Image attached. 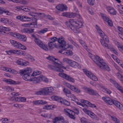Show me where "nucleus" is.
Returning <instances> with one entry per match:
<instances>
[{
    "mask_svg": "<svg viewBox=\"0 0 123 123\" xmlns=\"http://www.w3.org/2000/svg\"><path fill=\"white\" fill-rule=\"evenodd\" d=\"M64 62L68 63L69 64L71 60L67 58H63V59Z\"/></svg>",
    "mask_w": 123,
    "mask_h": 123,
    "instance_id": "57",
    "label": "nucleus"
},
{
    "mask_svg": "<svg viewBox=\"0 0 123 123\" xmlns=\"http://www.w3.org/2000/svg\"><path fill=\"white\" fill-rule=\"evenodd\" d=\"M58 42L60 44V46L62 48L59 51V52L65 55V50L67 48L66 47L65 42L64 40L63 37H59Z\"/></svg>",
    "mask_w": 123,
    "mask_h": 123,
    "instance_id": "5",
    "label": "nucleus"
},
{
    "mask_svg": "<svg viewBox=\"0 0 123 123\" xmlns=\"http://www.w3.org/2000/svg\"><path fill=\"white\" fill-rule=\"evenodd\" d=\"M11 94L13 96V97H12L11 98L10 100L12 101H13V98H12L15 97V96H17L18 95H19L20 94L18 92H12L11 93Z\"/></svg>",
    "mask_w": 123,
    "mask_h": 123,
    "instance_id": "40",
    "label": "nucleus"
},
{
    "mask_svg": "<svg viewBox=\"0 0 123 123\" xmlns=\"http://www.w3.org/2000/svg\"><path fill=\"white\" fill-rule=\"evenodd\" d=\"M35 23H31V25L30 27H37V20L36 19L35 20Z\"/></svg>",
    "mask_w": 123,
    "mask_h": 123,
    "instance_id": "45",
    "label": "nucleus"
},
{
    "mask_svg": "<svg viewBox=\"0 0 123 123\" xmlns=\"http://www.w3.org/2000/svg\"><path fill=\"white\" fill-rule=\"evenodd\" d=\"M37 45L40 48L45 50L47 51L48 50V49L47 46L43 43L42 41L41 42V43H38Z\"/></svg>",
    "mask_w": 123,
    "mask_h": 123,
    "instance_id": "27",
    "label": "nucleus"
},
{
    "mask_svg": "<svg viewBox=\"0 0 123 123\" xmlns=\"http://www.w3.org/2000/svg\"><path fill=\"white\" fill-rule=\"evenodd\" d=\"M34 29H33L24 28L22 30V32L30 33L33 31Z\"/></svg>",
    "mask_w": 123,
    "mask_h": 123,
    "instance_id": "29",
    "label": "nucleus"
},
{
    "mask_svg": "<svg viewBox=\"0 0 123 123\" xmlns=\"http://www.w3.org/2000/svg\"><path fill=\"white\" fill-rule=\"evenodd\" d=\"M59 38L58 39H57L56 37H54L50 38V42H52V43H54V42L55 41H58Z\"/></svg>",
    "mask_w": 123,
    "mask_h": 123,
    "instance_id": "55",
    "label": "nucleus"
},
{
    "mask_svg": "<svg viewBox=\"0 0 123 123\" xmlns=\"http://www.w3.org/2000/svg\"><path fill=\"white\" fill-rule=\"evenodd\" d=\"M41 72L39 71H36L34 72L32 74H31V76L37 75L41 74Z\"/></svg>",
    "mask_w": 123,
    "mask_h": 123,
    "instance_id": "41",
    "label": "nucleus"
},
{
    "mask_svg": "<svg viewBox=\"0 0 123 123\" xmlns=\"http://www.w3.org/2000/svg\"><path fill=\"white\" fill-rule=\"evenodd\" d=\"M118 8L119 10L123 12V6L122 5H118Z\"/></svg>",
    "mask_w": 123,
    "mask_h": 123,
    "instance_id": "64",
    "label": "nucleus"
},
{
    "mask_svg": "<svg viewBox=\"0 0 123 123\" xmlns=\"http://www.w3.org/2000/svg\"><path fill=\"white\" fill-rule=\"evenodd\" d=\"M111 117L112 119L115 122V123H120L119 120L115 117L113 116H111Z\"/></svg>",
    "mask_w": 123,
    "mask_h": 123,
    "instance_id": "43",
    "label": "nucleus"
},
{
    "mask_svg": "<svg viewBox=\"0 0 123 123\" xmlns=\"http://www.w3.org/2000/svg\"><path fill=\"white\" fill-rule=\"evenodd\" d=\"M72 55L73 53L72 51L69 50H65V55H68L71 56Z\"/></svg>",
    "mask_w": 123,
    "mask_h": 123,
    "instance_id": "48",
    "label": "nucleus"
},
{
    "mask_svg": "<svg viewBox=\"0 0 123 123\" xmlns=\"http://www.w3.org/2000/svg\"><path fill=\"white\" fill-rule=\"evenodd\" d=\"M46 88L49 93H51L54 90V89L52 87H47Z\"/></svg>",
    "mask_w": 123,
    "mask_h": 123,
    "instance_id": "56",
    "label": "nucleus"
},
{
    "mask_svg": "<svg viewBox=\"0 0 123 123\" xmlns=\"http://www.w3.org/2000/svg\"><path fill=\"white\" fill-rule=\"evenodd\" d=\"M3 89H4L7 92H11L13 91L14 90L13 88L8 86L4 87Z\"/></svg>",
    "mask_w": 123,
    "mask_h": 123,
    "instance_id": "34",
    "label": "nucleus"
},
{
    "mask_svg": "<svg viewBox=\"0 0 123 123\" xmlns=\"http://www.w3.org/2000/svg\"><path fill=\"white\" fill-rule=\"evenodd\" d=\"M39 14L40 15H42L44 17H46L47 19L50 20H53V18L50 16L49 15H46L43 13H39Z\"/></svg>",
    "mask_w": 123,
    "mask_h": 123,
    "instance_id": "36",
    "label": "nucleus"
},
{
    "mask_svg": "<svg viewBox=\"0 0 123 123\" xmlns=\"http://www.w3.org/2000/svg\"><path fill=\"white\" fill-rule=\"evenodd\" d=\"M1 30L3 31V33H4L3 31L5 30L6 31H10V29L9 27L1 26Z\"/></svg>",
    "mask_w": 123,
    "mask_h": 123,
    "instance_id": "42",
    "label": "nucleus"
},
{
    "mask_svg": "<svg viewBox=\"0 0 123 123\" xmlns=\"http://www.w3.org/2000/svg\"><path fill=\"white\" fill-rule=\"evenodd\" d=\"M0 21L3 23H7L8 21V20L7 18H1L0 19Z\"/></svg>",
    "mask_w": 123,
    "mask_h": 123,
    "instance_id": "51",
    "label": "nucleus"
},
{
    "mask_svg": "<svg viewBox=\"0 0 123 123\" xmlns=\"http://www.w3.org/2000/svg\"><path fill=\"white\" fill-rule=\"evenodd\" d=\"M48 45L50 49H52L55 47H57V45L55 43L50 42L48 43Z\"/></svg>",
    "mask_w": 123,
    "mask_h": 123,
    "instance_id": "32",
    "label": "nucleus"
},
{
    "mask_svg": "<svg viewBox=\"0 0 123 123\" xmlns=\"http://www.w3.org/2000/svg\"><path fill=\"white\" fill-rule=\"evenodd\" d=\"M88 3L91 5H93L94 2V0H87Z\"/></svg>",
    "mask_w": 123,
    "mask_h": 123,
    "instance_id": "61",
    "label": "nucleus"
},
{
    "mask_svg": "<svg viewBox=\"0 0 123 123\" xmlns=\"http://www.w3.org/2000/svg\"><path fill=\"white\" fill-rule=\"evenodd\" d=\"M79 41L80 43L83 47L85 49H87L88 48L87 47L84 41L80 39L79 40Z\"/></svg>",
    "mask_w": 123,
    "mask_h": 123,
    "instance_id": "38",
    "label": "nucleus"
},
{
    "mask_svg": "<svg viewBox=\"0 0 123 123\" xmlns=\"http://www.w3.org/2000/svg\"><path fill=\"white\" fill-rule=\"evenodd\" d=\"M16 63L18 65L21 66H26L28 65L29 63L22 59H19L17 60Z\"/></svg>",
    "mask_w": 123,
    "mask_h": 123,
    "instance_id": "19",
    "label": "nucleus"
},
{
    "mask_svg": "<svg viewBox=\"0 0 123 123\" xmlns=\"http://www.w3.org/2000/svg\"><path fill=\"white\" fill-rule=\"evenodd\" d=\"M65 85L67 87L69 88L70 90L72 88V87L73 86V85H71L70 84L67 82H66Z\"/></svg>",
    "mask_w": 123,
    "mask_h": 123,
    "instance_id": "59",
    "label": "nucleus"
},
{
    "mask_svg": "<svg viewBox=\"0 0 123 123\" xmlns=\"http://www.w3.org/2000/svg\"><path fill=\"white\" fill-rule=\"evenodd\" d=\"M13 2L17 3L25 4H27V2L24 0H12Z\"/></svg>",
    "mask_w": 123,
    "mask_h": 123,
    "instance_id": "35",
    "label": "nucleus"
},
{
    "mask_svg": "<svg viewBox=\"0 0 123 123\" xmlns=\"http://www.w3.org/2000/svg\"><path fill=\"white\" fill-rule=\"evenodd\" d=\"M77 15L75 13L64 12L62 14V16L66 17L69 18H74Z\"/></svg>",
    "mask_w": 123,
    "mask_h": 123,
    "instance_id": "18",
    "label": "nucleus"
},
{
    "mask_svg": "<svg viewBox=\"0 0 123 123\" xmlns=\"http://www.w3.org/2000/svg\"><path fill=\"white\" fill-rule=\"evenodd\" d=\"M55 8L58 10L62 11L67 9V7L63 5L59 4L56 6Z\"/></svg>",
    "mask_w": 123,
    "mask_h": 123,
    "instance_id": "22",
    "label": "nucleus"
},
{
    "mask_svg": "<svg viewBox=\"0 0 123 123\" xmlns=\"http://www.w3.org/2000/svg\"><path fill=\"white\" fill-rule=\"evenodd\" d=\"M51 106H52V107L53 108L54 107V106H52V105H45V107L43 108L44 109H50Z\"/></svg>",
    "mask_w": 123,
    "mask_h": 123,
    "instance_id": "58",
    "label": "nucleus"
},
{
    "mask_svg": "<svg viewBox=\"0 0 123 123\" xmlns=\"http://www.w3.org/2000/svg\"><path fill=\"white\" fill-rule=\"evenodd\" d=\"M48 31V29L47 28H45L39 31V33L43 34Z\"/></svg>",
    "mask_w": 123,
    "mask_h": 123,
    "instance_id": "49",
    "label": "nucleus"
},
{
    "mask_svg": "<svg viewBox=\"0 0 123 123\" xmlns=\"http://www.w3.org/2000/svg\"><path fill=\"white\" fill-rule=\"evenodd\" d=\"M41 78V81L42 80H43L44 82L48 83V79L46 78L44 76H40Z\"/></svg>",
    "mask_w": 123,
    "mask_h": 123,
    "instance_id": "47",
    "label": "nucleus"
},
{
    "mask_svg": "<svg viewBox=\"0 0 123 123\" xmlns=\"http://www.w3.org/2000/svg\"><path fill=\"white\" fill-rule=\"evenodd\" d=\"M81 103H84V104L87 106L93 108H95L96 107V106L94 104H92L87 101L82 100H81Z\"/></svg>",
    "mask_w": 123,
    "mask_h": 123,
    "instance_id": "21",
    "label": "nucleus"
},
{
    "mask_svg": "<svg viewBox=\"0 0 123 123\" xmlns=\"http://www.w3.org/2000/svg\"><path fill=\"white\" fill-rule=\"evenodd\" d=\"M18 19L24 21H30L32 19L31 18L27 16H19L16 17Z\"/></svg>",
    "mask_w": 123,
    "mask_h": 123,
    "instance_id": "17",
    "label": "nucleus"
},
{
    "mask_svg": "<svg viewBox=\"0 0 123 123\" xmlns=\"http://www.w3.org/2000/svg\"><path fill=\"white\" fill-rule=\"evenodd\" d=\"M7 81L8 82L7 83L11 84H14L15 82V81H14L10 79H8Z\"/></svg>",
    "mask_w": 123,
    "mask_h": 123,
    "instance_id": "62",
    "label": "nucleus"
},
{
    "mask_svg": "<svg viewBox=\"0 0 123 123\" xmlns=\"http://www.w3.org/2000/svg\"><path fill=\"white\" fill-rule=\"evenodd\" d=\"M32 8H31L30 7H28L27 6H25L24 8V11H29L31 10Z\"/></svg>",
    "mask_w": 123,
    "mask_h": 123,
    "instance_id": "63",
    "label": "nucleus"
},
{
    "mask_svg": "<svg viewBox=\"0 0 123 123\" xmlns=\"http://www.w3.org/2000/svg\"><path fill=\"white\" fill-rule=\"evenodd\" d=\"M120 104V103L118 102L117 101L114 100L113 101V104H114V105L117 107H118L119 106V104Z\"/></svg>",
    "mask_w": 123,
    "mask_h": 123,
    "instance_id": "54",
    "label": "nucleus"
},
{
    "mask_svg": "<svg viewBox=\"0 0 123 123\" xmlns=\"http://www.w3.org/2000/svg\"><path fill=\"white\" fill-rule=\"evenodd\" d=\"M62 103L64 105L67 106H69L70 105V103L66 100L63 99Z\"/></svg>",
    "mask_w": 123,
    "mask_h": 123,
    "instance_id": "53",
    "label": "nucleus"
},
{
    "mask_svg": "<svg viewBox=\"0 0 123 123\" xmlns=\"http://www.w3.org/2000/svg\"><path fill=\"white\" fill-rule=\"evenodd\" d=\"M16 50L12 49L6 51V52L8 55H11L12 53L16 54Z\"/></svg>",
    "mask_w": 123,
    "mask_h": 123,
    "instance_id": "46",
    "label": "nucleus"
},
{
    "mask_svg": "<svg viewBox=\"0 0 123 123\" xmlns=\"http://www.w3.org/2000/svg\"><path fill=\"white\" fill-rule=\"evenodd\" d=\"M37 45L40 48L45 50L47 51L48 50V49L47 46L43 43L42 41L41 42V43H38Z\"/></svg>",
    "mask_w": 123,
    "mask_h": 123,
    "instance_id": "28",
    "label": "nucleus"
},
{
    "mask_svg": "<svg viewBox=\"0 0 123 123\" xmlns=\"http://www.w3.org/2000/svg\"><path fill=\"white\" fill-rule=\"evenodd\" d=\"M105 20L107 23L110 26H111L113 25V23L111 20L108 17Z\"/></svg>",
    "mask_w": 123,
    "mask_h": 123,
    "instance_id": "39",
    "label": "nucleus"
},
{
    "mask_svg": "<svg viewBox=\"0 0 123 123\" xmlns=\"http://www.w3.org/2000/svg\"><path fill=\"white\" fill-rule=\"evenodd\" d=\"M100 36L102 38V39H100V42L102 45L104 47L107 49H109L108 45L107 43L109 42V39L107 36L105 35L103 32L104 34H100L98 33Z\"/></svg>",
    "mask_w": 123,
    "mask_h": 123,
    "instance_id": "6",
    "label": "nucleus"
},
{
    "mask_svg": "<svg viewBox=\"0 0 123 123\" xmlns=\"http://www.w3.org/2000/svg\"><path fill=\"white\" fill-rule=\"evenodd\" d=\"M47 58L54 62L52 64L48 65V67L49 68L52 70L60 72L64 71L63 69H66V67L59 63V61L58 59L52 56H49Z\"/></svg>",
    "mask_w": 123,
    "mask_h": 123,
    "instance_id": "3",
    "label": "nucleus"
},
{
    "mask_svg": "<svg viewBox=\"0 0 123 123\" xmlns=\"http://www.w3.org/2000/svg\"><path fill=\"white\" fill-rule=\"evenodd\" d=\"M78 21H76V19H70L68 22H66L65 23V25L70 28L71 27V25H75V26H77L80 25L78 23Z\"/></svg>",
    "mask_w": 123,
    "mask_h": 123,
    "instance_id": "12",
    "label": "nucleus"
},
{
    "mask_svg": "<svg viewBox=\"0 0 123 123\" xmlns=\"http://www.w3.org/2000/svg\"><path fill=\"white\" fill-rule=\"evenodd\" d=\"M35 94L38 95H43V92L42 89L36 92Z\"/></svg>",
    "mask_w": 123,
    "mask_h": 123,
    "instance_id": "60",
    "label": "nucleus"
},
{
    "mask_svg": "<svg viewBox=\"0 0 123 123\" xmlns=\"http://www.w3.org/2000/svg\"><path fill=\"white\" fill-rule=\"evenodd\" d=\"M64 92L66 93V96L68 97L71 94V91L69 89L66 88H64L63 89Z\"/></svg>",
    "mask_w": 123,
    "mask_h": 123,
    "instance_id": "33",
    "label": "nucleus"
},
{
    "mask_svg": "<svg viewBox=\"0 0 123 123\" xmlns=\"http://www.w3.org/2000/svg\"><path fill=\"white\" fill-rule=\"evenodd\" d=\"M3 70L5 71L9 72L15 74H17L18 73L17 71H16L15 70L6 67H4Z\"/></svg>",
    "mask_w": 123,
    "mask_h": 123,
    "instance_id": "24",
    "label": "nucleus"
},
{
    "mask_svg": "<svg viewBox=\"0 0 123 123\" xmlns=\"http://www.w3.org/2000/svg\"><path fill=\"white\" fill-rule=\"evenodd\" d=\"M12 35L22 41L25 42L26 40V37L25 35H21L16 33H12Z\"/></svg>",
    "mask_w": 123,
    "mask_h": 123,
    "instance_id": "9",
    "label": "nucleus"
},
{
    "mask_svg": "<svg viewBox=\"0 0 123 123\" xmlns=\"http://www.w3.org/2000/svg\"><path fill=\"white\" fill-rule=\"evenodd\" d=\"M69 65L72 67L76 68L79 65V64L76 62L71 60Z\"/></svg>",
    "mask_w": 123,
    "mask_h": 123,
    "instance_id": "30",
    "label": "nucleus"
},
{
    "mask_svg": "<svg viewBox=\"0 0 123 123\" xmlns=\"http://www.w3.org/2000/svg\"><path fill=\"white\" fill-rule=\"evenodd\" d=\"M107 10L111 14L113 15H116V14L117 12L115 9L110 7H108L107 8Z\"/></svg>",
    "mask_w": 123,
    "mask_h": 123,
    "instance_id": "26",
    "label": "nucleus"
},
{
    "mask_svg": "<svg viewBox=\"0 0 123 123\" xmlns=\"http://www.w3.org/2000/svg\"><path fill=\"white\" fill-rule=\"evenodd\" d=\"M10 42L11 44L15 47L24 50H25L26 49L25 46L18 42L12 40H10Z\"/></svg>",
    "mask_w": 123,
    "mask_h": 123,
    "instance_id": "7",
    "label": "nucleus"
},
{
    "mask_svg": "<svg viewBox=\"0 0 123 123\" xmlns=\"http://www.w3.org/2000/svg\"><path fill=\"white\" fill-rule=\"evenodd\" d=\"M32 70L31 68H26L20 70L19 71L20 74L23 75V78L26 81H33L34 83H38L41 81L40 76L33 77L32 78H31V76L30 74Z\"/></svg>",
    "mask_w": 123,
    "mask_h": 123,
    "instance_id": "1",
    "label": "nucleus"
},
{
    "mask_svg": "<svg viewBox=\"0 0 123 123\" xmlns=\"http://www.w3.org/2000/svg\"><path fill=\"white\" fill-rule=\"evenodd\" d=\"M13 101H15L25 102L26 101V98L23 97H15L12 98Z\"/></svg>",
    "mask_w": 123,
    "mask_h": 123,
    "instance_id": "20",
    "label": "nucleus"
},
{
    "mask_svg": "<svg viewBox=\"0 0 123 123\" xmlns=\"http://www.w3.org/2000/svg\"><path fill=\"white\" fill-rule=\"evenodd\" d=\"M69 98H71L72 100L73 101L76 102V101H77V99L76 97L73 94H72L70 95L69 97H68Z\"/></svg>",
    "mask_w": 123,
    "mask_h": 123,
    "instance_id": "37",
    "label": "nucleus"
},
{
    "mask_svg": "<svg viewBox=\"0 0 123 123\" xmlns=\"http://www.w3.org/2000/svg\"><path fill=\"white\" fill-rule=\"evenodd\" d=\"M33 104L35 105H38L40 104L44 105L47 103L46 101L43 100H38L35 101L33 102Z\"/></svg>",
    "mask_w": 123,
    "mask_h": 123,
    "instance_id": "25",
    "label": "nucleus"
},
{
    "mask_svg": "<svg viewBox=\"0 0 123 123\" xmlns=\"http://www.w3.org/2000/svg\"><path fill=\"white\" fill-rule=\"evenodd\" d=\"M51 98L53 100L57 101L60 103H62L63 99L56 96H53L51 97Z\"/></svg>",
    "mask_w": 123,
    "mask_h": 123,
    "instance_id": "23",
    "label": "nucleus"
},
{
    "mask_svg": "<svg viewBox=\"0 0 123 123\" xmlns=\"http://www.w3.org/2000/svg\"><path fill=\"white\" fill-rule=\"evenodd\" d=\"M64 117H55L53 120L54 123H61L60 122L61 121L63 123H69L67 121H64Z\"/></svg>",
    "mask_w": 123,
    "mask_h": 123,
    "instance_id": "13",
    "label": "nucleus"
},
{
    "mask_svg": "<svg viewBox=\"0 0 123 123\" xmlns=\"http://www.w3.org/2000/svg\"><path fill=\"white\" fill-rule=\"evenodd\" d=\"M64 111L68 113V116L71 118L75 119V114L78 115L79 113V110L76 108H75L73 111L71 110L68 109H65Z\"/></svg>",
    "mask_w": 123,
    "mask_h": 123,
    "instance_id": "4",
    "label": "nucleus"
},
{
    "mask_svg": "<svg viewBox=\"0 0 123 123\" xmlns=\"http://www.w3.org/2000/svg\"><path fill=\"white\" fill-rule=\"evenodd\" d=\"M83 110L88 115H90V113H92V112L86 109H84Z\"/></svg>",
    "mask_w": 123,
    "mask_h": 123,
    "instance_id": "52",
    "label": "nucleus"
},
{
    "mask_svg": "<svg viewBox=\"0 0 123 123\" xmlns=\"http://www.w3.org/2000/svg\"><path fill=\"white\" fill-rule=\"evenodd\" d=\"M80 25H78L77 26H75V25H71V27L70 29L73 31L74 32L76 33H78L79 32V28L80 27V26H81L82 24L81 23H79V22H78Z\"/></svg>",
    "mask_w": 123,
    "mask_h": 123,
    "instance_id": "16",
    "label": "nucleus"
},
{
    "mask_svg": "<svg viewBox=\"0 0 123 123\" xmlns=\"http://www.w3.org/2000/svg\"><path fill=\"white\" fill-rule=\"evenodd\" d=\"M102 99L106 104L110 105H113V102L114 100L107 96L103 97Z\"/></svg>",
    "mask_w": 123,
    "mask_h": 123,
    "instance_id": "14",
    "label": "nucleus"
},
{
    "mask_svg": "<svg viewBox=\"0 0 123 123\" xmlns=\"http://www.w3.org/2000/svg\"><path fill=\"white\" fill-rule=\"evenodd\" d=\"M83 89L86 93L90 95L96 96L98 95V93L96 91L94 90L91 88L85 86L83 87Z\"/></svg>",
    "mask_w": 123,
    "mask_h": 123,
    "instance_id": "8",
    "label": "nucleus"
},
{
    "mask_svg": "<svg viewBox=\"0 0 123 123\" xmlns=\"http://www.w3.org/2000/svg\"><path fill=\"white\" fill-rule=\"evenodd\" d=\"M110 80L111 82L114 84V86L117 89L123 94V88L122 87L112 79H111Z\"/></svg>",
    "mask_w": 123,
    "mask_h": 123,
    "instance_id": "15",
    "label": "nucleus"
},
{
    "mask_svg": "<svg viewBox=\"0 0 123 123\" xmlns=\"http://www.w3.org/2000/svg\"><path fill=\"white\" fill-rule=\"evenodd\" d=\"M59 75L61 77L64 78L70 82H74L75 81L73 78L71 77L68 75L62 73H59Z\"/></svg>",
    "mask_w": 123,
    "mask_h": 123,
    "instance_id": "11",
    "label": "nucleus"
},
{
    "mask_svg": "<svg viewBox=\"0 0 123 123\" xmlns=\"http://www.w3.org/2000/svg\"><path fill=\"white\" fill-rule=\"evenodd\" d=\"M89 55L92 60L100 68L104 71L106 70L109 71L110 70L109 67L104 60L100 58L99 56L97 55H93L90 53H89Z\"/></svg>",
    "mask_w": 123,
    "mask_h": 123,
    "instance_id": "2",
    "label": "nucleus"
},
{
    "mask_svg": "<svg viewBox=\"0 0 123 123\" xmlns=\"http://www.w3.org/2000/svg\"><path fill=\"white\" fill-rule=\"evenodd\" d=\"M72 87L71 90L77 93L80 92V90L78 88L75 87L74 86H73Z\"/></svg>",
    "mask_w": 123,
    "mask_h": 123,
    "instance_id": "31",
    "label": "nucleus"
},
{
    "mask_svg": "<svg viewBox=\"0 0 123 123\" xmlns=\"http://www.w3.org/2000/svg\"><path fill=\"white\" fill-rule=\"evenodd\" d=\"M96 28L98 33L101 34L102 33V34H104L103 32L101 30L99 27L97 25H96Z\"/></svg>",
    "mask_w": 123,
    "mask_h": 123,
    "instance_id": "50",
    "label": "nucleus"
},
{
    "mask_svg": "<svg viewBox=\"0 0 123 123\" xmlns=\"http://www.w3.org/2000/svg\"><path fill=\"white\" fill-rule=\"evenodd\" d=\"M83 71L85 74L92 80L95 81L98 80V78L93 74H92L91 72L85 69H84Z\"/></svg>",
    "mask_w": 123,
    "mask_h": 123,
    "instance_id": "10",
    "label": "nucleus"
},
{
    "mask_svg": "<svg viewBox=\"0 0 123 123\" xmlns=\"http://www.w3.org/2000/svg\"><path fill=\"white\" fill-rule=\"evenodd\" d=\"M43 92V95H49V93L46 87L42 89Z\"/></svg>",
    "mask_w": 123,
    "mask_h": 123,
    "instance_id": "44",
    "label": "nucleus"
}]
</instances>
